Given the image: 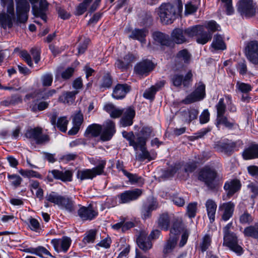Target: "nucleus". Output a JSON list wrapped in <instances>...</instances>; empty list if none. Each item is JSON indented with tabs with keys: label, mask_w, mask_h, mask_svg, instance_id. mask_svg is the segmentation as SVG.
<instances>
[{
	"label": "nucleus",
	"mask_w": 258,
	"mask_h": 258,
	"mask_svg": "<svg viewBox=\"0 0 258 258\" xmlns=\"http://www.w3.org/2000/svg\"><path fill=\"white\" fill-rule=\"evenodd\" d=\"M232 223L227 224L223 228V245L228 247L230 250L240 256L243 253L244 250L239 244L238 237L235 233L230 231Z\"/></svg>",
	"instance_id": "obj_1"
},
{
	"label": "nucleus",
	"mask_w": 258,
	"mask_h": 258,
	"mask_svg": "<svg viewBox=\"0 0 258 258\" xmlns=\"http://www.w3.org/2000/svg\"><path fill=\"white\" fill-rule=\"evenodd\" d=\"M177 7L178 12L182 9L181 0H178V4L175 7L170 3H163L158 8V14L161 22L164 24H169L173 23L176 15V8Z\"/></svg>",
	"instance_id": "obj_2"
},
{
	"label": "nucleus",
	"mask_w": 258,
	"mask_h": 258,
	"mask_svg": "<svg viewBox=\"0 0 258 258\" xmlns=\"http://www.w3.org/2000/svg\"><path fill=\"white\" fill-rule=\"evenodd\" d=\"M45 200L51 203L56 205L61 209H64L70 213L75 211V202L72 198L68 196H62L55 191L47 193Z\"/></svg>",
	"instance_id": "obj_3"
},
{
	"label": "nucleus",
	"mask_w": 258,
	"mask_h": 258,
	"mask_svg": "<svg viewBox=\"0 0 258 258\" xmlns=\"http://www.w3.org/2000/svg\"><path fill=\"white\" fill-rule=\"evenodd\" d=\"M94 159L90 161L91 163L95 164H97V166L92 169H84L78 170L77 173V178L82 181L84 180L93 179L97 175H101L104 172V170L106 164L105 160H97L95 163L93 162Z\"/></svg>",
	"instance_id": "obj_4"
},
{
	"label": "nucleus",
	"mask_w": 258,
	"mask_h": 258,
	"mask_svg": "<svg viewBox=\"0 0 258 258\" xmlns=\"http://www.w3.org/2000/svg\"><path fill=\"white\" fill-rule=\"evenodd\" d=\"M217 176V173L214 168L205 166L200 171L198 179L204 182L209 189H214L218 185L216 180Z\"/></svg>",
	"instance_id": "obj_5"
},
{
	"label": "nucleus",
	"mask_w": 258,
	"mask_h": 258,
	"mask_svg": "<svg viewBox=\"0 0 258 258\" xmlns=\"http://www.w3.org/2000/svg\"><path fill=\"white\" fill-rule=\"evenodd\" d=\"M195 90L188 95L182 102L185 104H189L203 100L206 96V86L201 81L196 84Z\"/></svg>",
	"instance_id": "obj_6"
},
{
	"label": "nucleus",
	"mask_w": 258,
	"mask_h": 258,
	"mask_svg": "<svg viewBox=\"0 0 258 258\" xmlns=\"http://www.w3.org/2000/svg\"><path fill=\"white\" fill-rule=\"evenodd\" d=\"M73 173L70 170H59L53 169L49 170L45 179L47 182H52L54 179L60 180L62 182H71L73 180Z\"/></svg>",
	"instance_id": "obj_7"
},
{
	"label": "nucleus",
	"mask_w": 258,
	"mask_h": 258,
	"mask_svg": "<svg viewBox=\"0 0 258 258\" xmlns=\"http://www.w3.org/2000/svg\"><path fill=\"white\" fill-rule=\"evenodd\" d=\"M30 5L27 0H19L17 2L16 21L17 23H25L28 18Z\"/></svg>",
	"instance_id": "obj_8"
},
{
	"label": "nucleus",
	"mask_w": 258,
	"mask_h": 258,
	"mask_svg": "<svg viewBox=\"0 0 258 258\" xmlns=\"http://www.w3.org/2000/svg\"><path fill=\"white\" fill-rule=\"evenodd\" d=\"M160 231L159 230H153L148 238H146V235L144 233H141L137 239V242L139 247L144 251H147L152 246V244L150 239H155L159 237Z\"/></svg>",
	"instance_id": "obj_9"
},
{
	"label": "nucleus",
	"mask_w": 258,
	"mask_h": 258,
	"mask_svg": "<svg viewBox=\"0 0 258 258\" xmlns=\"http://www.w3.org/2000/svg\"><path fill=\"white\" fill-rule=\"evenodd\" d=\"M237 10L242 16L251 17L256 12L255 4L252 0H240L238 3Z\"/></svg>",
	"instance_id": "obj_10"
},
{
	"label": "nucleus",
	"mask_w": 258,
	"mask_h": 258,
	"mask_svg": "<svg viewBox=\"0 0 258 258\" xmlns=\"http://www.w3.org/2000/svg\"><path fill=\"white\" fill-rule=\"evenodd\" d=\"M192 76L191 71H189L184 77L182 75L175 74L171 76L170 80L175 87L182 85L184 87L188 88L192 82Z\"/></svg>",
	"instance_id": "obj_11"
},
{
	"label": "nucleus",
	"mask_w": 258,
	"mask_h": 258,
	"mask_svg": "<svg viewBox=\"0 0 258 258\" xmlns=\"http://www.w3.org/2000/svg\"><path fill=\"white\" fill-rule=\"evenodd\" d=\"M27 138L33 140L37 144H43L49 141V137L47 135L42 134V129L39 127L31 128L26 133Z\"/></svg>",
	"instance_id": "obj_12"
},
{
	"label": "nucleus",
	"mask_w": 258,
	"mask_h": 258,
	"mask_svg": "<svg viewBox=\"0 0 258 258\" xmlns=\"http://www.w3.org/2000/svg\"><path fill=\"white\" fill-rule=\"evenodd\" d=\"M245 54L247 59L254 64H258V42H248L245 48Z\"/></svg>",
	"instance_id": "obj_13"
},
{
	"label": "nucleus",
	"mask_w": 258,
	"mask_h": 258,
	"mask_svg": "<svg viewBox=\"0 0 258 258\" xmlns=\"http://www.w3.org/2000/svg\"><path fill=\"white\" fill-rule=\"evenodd\" d=\"M235 147V143L228 139L219 141L214 145V148L217 151L229 156L234 152Z\"/></svg>",
	"instance_id": "obj_14"
},
{
	"label": "nucleus",
	"mask_w": 258,
	"mask_h": 258,
	"mask_svg": "<svg viewBox=\"0 0 258 258\" xmlns=\"http://www.w3.org/2000/svg\"><path fill=\"white\" fill-rule=\"evenodd\" d=\"M136 60L134 54L128 52L123 57L117 58L114 63L115 67L121 71H124L132 67V63Z\"/></svg>",
	"instance_id": "obj_15"
},
{
	"label": "nucleus",
	"mask_w": 258,
	"mask_h": 258,
	"mask_svg": "<svg viewBox=\"0 0 258 258\" xmlns=\"http://www.w3.org/2000/svg\"><path fill=\"white\" fill-rule=\"evenodd\" d=\"M155 68L154 63L149 59H144L137 63L134 67L135 73L140 76H146L152 71Z\"/></svg>",
	"instance_id": "obj_16"
},
{
	"label": "nucleus",
	"mask_w": 258,
	"mask_h": 258,
	"mask_svg": "<svg viewBox=\"0 0 258 258\" xmlns=\"http://www.w3.org/2000/svg\"><path fill=\"white\" fill-rule=\"evenodd\" d=\"M78 210V215L83 221H91L94 219L98 215L97 210H95L92 206L85 207L79 205Z\"/></svg>",
	"instance_id": "obj_17"
},
{
	"label": "nucleus",
	"mask_w": 258,
	"mask_h": 258,
	"mask_svg": "<svg viewBox=\"0 0 258 258\" xmlns=\"http://www.w3.org/2000/svg\"><path fill=\"white\" fill-rule=\"evenodd\" d=\"M235 204L232 202L223 203L220 204L218 212L221 215V219L224 221H228L233 214Z\"/></svg>",
	"instance_id": "obj_18"
},
{
	"label": "nucleus",
	"mask_w": 258,
	"mask_h": 258,
	"mask_svg": "<svg viewBox=\"0 0 258 258\" xmlns=\"http://www.w3.org/2000/svg\"><path fill=\"white\" fill-rule=\"evenodd\" d=\"M241 186L240 181L237 179H234L225 182L224 189L227 192V196H223L224 201L231 197L235 192L240 190Z\"/></svg>",
	"instance_id": "obj_19"
},
{
	"label": "nucleus",
	"mask_w": 258,
	"mask_h": 258,
	"mask_svg": "<svg viewBox=\"0 0 258 258\" xmlns=\"http://www.w3.org/2000/svg\"><path fill=\"white\" fill-rule=\"evenodd\" d=\"M191 54L186 49L180 50L175 57V64L178 69H181L189 64L191 60Z\"/></svg>",
	"instance_id": "obj_20"
},
{
	"label": "nucleus",
	"mask_w": 258,
	"mask_h": 258,
	"mask_svg": "<svg viewBox=\"0 0 258 258\" xmlns=\"http://www.w3.org/2000/svg\"><path fill=\"white\" fill-rule=\"evenodd\" d=\"M142 190L139 188L126 190L118 196L119 203L125 204L136 200L142 195Z\"/></svg>",
	"instance_id": "obj_21"
},
{
	"label": "nucleus",
	"mask_w": 258,
	"mask_h": 258,
	"mask_svg": "<svg viewBox=\"0 0 258 258\" xmlns=\"http://www.w3.org/2000/svg\"><path fill=\"white\" fill-rule=\"evenodd\" d=\"M146 139H141L139 140V145L137 146V150L140 149L141 153L138 156L139 160L143 161L145 159H148L151 161L155 159L156 157V153L153 152H149L146 148Z\"/></svg>",
	"instance_id": "obj_22"
},
{
	"label": "nucleus",
	"mask_w": 258,
	"mask_h": 258,
	"mask_svg": "<svg viewBox=\"0 0 258 258\" xmlns=\"http://www.w3.org/2000/svg\"><path fill=\"white\" fill-rule=\"evenodd\" d=\"M72 240L70 238L63 236L60 239H54L51 240V243L56 251H62L67 252L69 248Z\"/></svg>",
	"instance_id": "obj_23"
},
{
	"label": "nucleus",
	"mask_w": 258,
	"mask_h": 258,
	"mask_svg": "<svg viewBox=\"0 0 258 258\" xmlns=\"http://www.w3.org/2000/svg\"><path fill=\"white\" fill-rule=\"evenodd\" d=\"M115 123L112 120H107L100 136L102 141L110 140L115 133Z\"/></svg>",
	"instance_id": "obj_24"
},
{
	"label": "nucleus",
	"mask_w": 258,
	"mask_h": 258,
	"mask_svg": "<svg viewBox=\"0 0 258 258\" xmlns=\"http://www.w3.org/2000/svg\"><path fill=\"white\" fill-rule=\"evenodd\" d=\"M131 89V86L126 84H118L113 89L112 97L116 99H122L125 97Z\"/></svg>",
	"instance_id": "obj_25"
},
{
	"label": "nucleus",
	"mask_w": 258,
	"mask_h": 258,
	"mask_svg": "<svg viewBox=\"0 0 258 258\" xmlns=\"http://www.w3.org/2000/svg\"><path fill=\"white\" fill-rule=\"evenodd\" d=\"M242 156L244 160H251L258 158V144L252 143L246 147Z\"/></svg>",
	"instance_id": "obj_26"
},
{
	"label": "nucleus",
	"mask_w": 258,
	"mask_h": 258,
	"mask_svg": "<svg viewBox=\"0 0 258 258\" xmlns=\"http://www.w3.org/2000/svg\"><path fill=\"white\" fill-rule=\"evenodd\" d=\"M135 115V111L132 107L125 108L120 122L123 127L131 126L133 124V119Z\"/></svg>",
	"instance_id": "obj_27"
},
{
	"label": "nucleus",
	"mask_w": 258,
	"mask_h": 258,
	"mask_svg": "<svg viewBox=\"0 0 258 258\" xmlns=\"http://www.w3.org/2000/svg\"><path fill=\"white\" fill-rule=\"evenodd\" d=\"M205 207L210 222L213 223L215 220V215L217 208V204L213 200L208 199L206 202Z\"/></svg>",
	"instance_id": "obj_28"
},
{
	"label": "nucleus",
	"mask_w": 258,
	"mask_h": 258,
	"mask_svg": "<svg viewBox=\"0 0 258 258\" xmlns=\"http://www.w3.org/2000/svg\"><path fill=\"white\" fill-rule=\"evenodd\" d=\"M26 252L35 254L40 257H44V256L52 257L51 253L45 247L42 246H38L36 247H30L24 250Z\"/></svg>",
	"instance_id": "obj_29"
},
{
	"label": "nucleus",
	"mask_w": 258,
	"mask_h": 258,
	"mask_svg": "<svg viewBox=\"0 0 258 258\" xmlns=\"http://www.w3.org/2000/svg\"><path fill=\"white\" fill-rule=\"evenodd\" d=\"M157 208V203L153 201L148 204H145L141 210L142 217L144 220L150 218L152 212Z\"/></svg>",
	"instance_id": "obj_30"
},
{
	"label": "nucleus",
	"mask_w": 258,
	"mask_h": 258,
	"mask_svg": "<svg viewBox=\"0 0 258 258\" xmlns=\"http://www.w3.org/2000/svg\"><path fill=\"white\" fill-rule=\"evenodd\" d=\"M171 39L176 44H182L186 41L184 30L179 28H175L172 31Z\"/></svg>",
	"instance_id": "obj_31"
},
{
	"label": "nucleus",
	"mask_w": 258,
	"mask_h": 258,
	"mask_svg": "<svg viewBox=\"0 0 258 258\" xmlns=\"http://www.w3.org/2000/svg\"><path fill=\"white\" fill-rule=\"evenodd\" d=\"M122 135L123 137L128 141L130 146L133 147L136 151L137 150V146L139 145V140L141 139H145L144 137L136 138L133 132L123 131L122 132Z\"/></svg>",
	"instance_id": "obj_32"
},
{
	"label": "nucleus",
	"mask_w": 258,
	"mask_h": 258,
	"mask_svg": "<svg viewBox=\"0 0 258 258\" xmlns=\"http://www.w3.org/2000/svg\"><path fill=\"white\" fill-rule=\"evenodd\" d=\"M154 41L161 45L169 46L170 44L169 37L168 35L161 32H155L153 34Z\"/></svg>",
	"instance_id": "obj_33"
},
{
	"label": "nucleus",
	"mask_w": 258,
	"mask_h": 258,
	"mask_svg": "<svg viewBox=\"0 0 258 258\" xmlns=\"http://www.w3.org/2000/svg\"><path fill=\"white\" fill-rule=\"evenodd\" d=\"M148 33L146 29H135L130 36V38L140 41L142 44L146 43V37Z\"/></svg>",
	"instance_id": "obj_34"
},
{
	"label": "nucleus",
	"mask_w": 258,
	"mask_h": 258,
	"mask_svg": "<svg viewBox=\"0 0 258 258\" xmlns=\"http://www.w3.org/2000/svg\"><path fill=\"white\" fill-rule=\"evenodd\" d=\"M216 125L219 126L220 125H223L226 128L231 130L235 126H238V124L234 120L230 121L225 115H223L216 118Z\"/></svg>",
	"instance_id": "obj_35"
},
{
	"label": "nucleus",
	"mask_w": 258,
	"mask_h": 258,
	"mask_svg": "<svg viewBox=\"0 0 258 258\" xmlns=\"http://www.w3.org/2000/svg\"><path fill=\"white\" fill-rule=\"evenodd\" d=\"M211 46L215 50H224L226 48V44L224 41L223 37L220 34L214 36Z\"/></svg>",
	"instance_id": "obj_36"
},
{
	"label": "nucleus",
	"mask_w": 258,
	"mask_h": 258,
	"mask_svg": "<svg viewBox=\"0 0 258 258\" xmlns=\"http://www.w3.org/2000/svg\"><path fill=\"white\" fill-rule=\"evenodd\" d=\"M177 240V236L170 235L169 239L164 246L163 250L164 254H166L172 251L176 245Z\"/></svg>",
	"instance_id": "obj_37"
},
{
	"label": "nucleus",
	"mask_w": 258,
	"mask_h": 258,
	"mask_svg": "<svg viewBox=\"0 0 258 258\" xmlns=\"http://www.w3.org/2000/svg\"><path fill=\"white\" fill-rule=\"evenodd\" d=\"M78 93L77 91L64 92L59 97V100L64 103L72 104L74 102Z\"/></svg>",
	"instance_id": "obj_38"
},
{
	"label": "nucleus",
	"mask_w": 258,
	"mask_h": 258,
	"mask_svg": "<svg viewBox=\"0 0 258 258\" xmlns=\"http://www.w3.org/2000/svg\"><path fill=\"white\" fill-rule=\"evenodd\" d=\"M122 172L128 178L129 181L131 183H137L141 185L144 184V180L141 176H139L136 174L130 173L125 170H122Z\"/></svg>",
	"instance_id": "obj_39"
},
{
	"label": "nucleus",
	"mask_w": 258,
	"mask_h": 258,
	"mask_svg": "<svg viewBox=\"0 0 258 258\" xmlns=\"http://www.w3.org/2000/svg\"><path fill=\"white\" fill-rule=\"evenodd\" d=\"M14 19L12 16L6 13L0 15V23L2 27L6 29L7 28H10L13 26L12 20Z\"/></svg>",
	"instance_id": "obj_40"
},
{
	"label": "nucleus",
	"mask_w": 258,
	"mask_h": 258,
	"mask_svg": "<svg viewBox=\"0 0 258 258\" xmlns=\"http://www.w3.org/2000/svg\"><path fill=\"white\" fill-rule=\"evenodd\" d=\"M212 39V34L204 30L203 27L197 37V42L201 44H205Z\"/></svg>",
	"instance_id": "obj_41"
},
{
	"label": "nucleus",
	"mask_w": 258,
	"mask_h": 258,
	"mask_svg": "<svg viewBox=\"0 0 258 258\" xmlns=\"http://www.w3.org/2000/svg\"><path fill=\"white\" fill-rule=\"evenodd\" d=\"M102 130V126L98 124H92L90 125L86 131L85 133L90 134L92 137H97L99 136Z\"/></svg>",
	"instance_id": "obj_42"
},
{
	"label": "nucleus",
	"mask_w": 258,
	"mask_h": 258,
	"mask_svg": "<svg viewBox=\"0 0 258 258\" xmlns=\"http://www.w3.org/2000/svg\"><path fill=\"white\" fill-rule=\"evenodd\" d=\"M158 226L161 229L167 230L170 224V219L167 214L161 215L158 220Z\"/></svg>",
	"instance_id": "obj_43"
},
{
	"label": "nucleus",
	"mask_w": 258,
	"mask_h": 258,
	"mask_svg": "<svg viewBox=\"0 0 258 258\" xmlns=\"http://www.w3.org/2000/svg\"><path fill=\"white\" fill-rule=\"evenodd\" d=\"M199 112L197 109L191 108L190 109H187L182 112V114L184 116L186 120L188 122L194 120L197 118Z\"/></svg>",
	"instance_id": "obj_44"
},
{
	"label": "nucleus",
	"mask_w": 258,
	"mask_h": 258,
	"mask_svg": "<svg viewBox=\"0 0 258 258\" xmlns=\"http://www.w3.org/2000/svg\"><path fill=\"white\" fill-rule=\"evenodd\" d=\"M225 97L219 99L215 107L217 110V117L224 115L226 111V105L225 102Z\"/></svg>",
	"instance_id": "obj_45"
},
{
	"label": "nucleus",
	"mask_w": 258,
	"mask_h": 258,
	"mask_svg": "<svg viewBox=\"0 0 258 258\" xmlns=\"http://www.w3.org/2000/svg\"><path fill=\"white\" fill-rule=\"evenodd\" d=\"M237 71L240 75L245 76L246 74H250L248 71L246 61L245 59H242L238 61L236 64Z\"/></svg>",
	"instance_id": "obj_46"
},
{
	"label": "nucleus",
	"mask_w": 258,
	"mask_h": 258,
	"mask_svg": "<svg viewBox=\"0 0 258 258\" xmlns=\"http://www.w3.org/2000/svg\"><path fill=\"white\" fill-rule=\"evenodd\" d=\"M19 173L24 177L28 178H37L39 179L42 178V175L38 172L33 170H24L20 169L19 171Z\"/></svg>",
	"instance_id": "obj_47"
},
{
	"label": "nucleus",
	"mask_w": 258,
	"mask_h": 258,
	"mask_svg": "<svg viewBox=\"0 0 258 258\" xmlns=\"http://www.w3.org/2000/svg\"><path fill=\"white\" fill-rule=\"evenodd\" d=\"M112 84V79L111 76L109 74H105L102 80L100 88L104 91L105 89L110 88Z\"/></svg>",
	"instance_id": "obj_48"
},
{
	"label": "nucleus",
	"mask_w": 258,
	"mask_h": 258,
	"mask_svg": "<svg viewBox=\"0 0 258 258\" xmlns=\"http://www.w3.org/2000/svg\"><path fill=\"white\" fill-rule=\"evenodd\" d=\"M203 26H195L192 27H189L184 30L185 36L188 37L198 36L199 33H200Z\"/></svg>",
	"instance_id": "obj_49"
},
{
	"label": "nucleus",
	"mask_w": 258,
	"mask_h": 258,
	"mask_svg": "<svg viewBox=\"0 0 258 258\" xmlns=\"http://www.w3.org/2000/svg\"><path fill=\"white\" fill-rule=\"evenodd\" d=\"M182 228V223L180 221H175L170 229V235L177 236L178 235Z\"/></svg>",
	"instance_id": "obj_50"
},
{
	"label": "nucleus",
	"mask_w": 258,
	"mask_h": 258,
	"mask_svg": "<svg viewBox=\"0 0 258 258\" xmlns=\"http://www.w3.org/2000/svg\"><path fill=\"white\" fill-rule=\"evenodd\" d=\"M211 237L209 234H206L202 238L200 243V248L202 252L206 251L211 245Z\"/></svg>",
	"instance_id": "obj_51"
},
{
	"label": "nucleus",
	"mask_w": 258,
	"mask_h": 258,
	"mask_svg": "<svg viewBox=\"0 0 258 258\" xmlns=\"http://www.w3.org/2000/svg\"><path fill=\"white\" fill-rule=\"evenodd\" d=\"M8 178L10 180L11 184L15 188L20 186L23 180L22 178L19 175L15 174H9Z\"/></svg>",
	"instance_id": "obj_52"
},
{
	"label": "nucleus",
	"mask_w": 258,
	"mask_h": 258,
	"mask_svg": "<svg viewBox=\"0 0 258 258\" xmlns=\"http://www.w3.org/2000/svg\"><path fill=\"white\" fill-rule=\"evenodd\" d=\"M197 203H189L186 207V214L190 218H194L197 212Z\"/></svg>",
	"instance_id": "obj_53"
},
{
	"label": "nucleus",
	"mask_w": 258,
	"mask_h": 258,
	"mask_svg": "<svg viewBox=\"0 0 258 258\" xmlns=\"http://www.w3.org/2000/svg\"><path fill=\"white\" fill-rule=\"evenodd\" d=\"M96 234V232L95 230H90L85 234L83 242L85 244L94 242Z\"/></svg>",
	"instance_id": "obj_54"
},
{
	"label": "nucleus",
	"mask_w": 258,
	"mask_h": 258,
	"mask_svg": "<svg viewBox=\"0 0 258 258\" xmlns=\"http://www.w3.org/2000/svg\"><path fill=\"white\" fill-rule=\"evenodd\" d=\"M236 88L243 93H247L252 90L250 85L238 81L236 84Z\"/></svg>",
	"instance_id": "obj_55"
},
{
	"label": "nucleus",
	"mask_w": 258,
	"mask_h": 258,
	"mask_svg": "<svg viewBox=\"0 0 258 258\" xmlns=\"http://www.w3.org/2000/svg\"><path fill=\"white\" fill-rule=\"evenodd\" d=\"M206 28L208 29L209 32H214L221 30L220 26L213 20L208 21L205 24Z\"/></svg>",
	"instance_id": "obj_56"
},
{
	"label": "nucleus",
	"mask_w": 258,
	"mask_h": 258,
	"mask_svg": "<svg viewBox=\"0 0 258 258\" xmlns=\"http://www.w3.org/2000/svg\"><path fill=\"white\" fill-rule=\"evenodd\" d=\"M68 122L69 121L66 117H61L58 119L56 126L60 131L62 132H66L67 130Z\"/></svg>",
	"instance_id": "obj_57"
},
{
	"label": "nucleus",
	"mask_w": 258,
	"mask_h": 258,
	"mask_svg": "<svg viewBox=\"0 0 258 258\" xmlns=\"http://www.w3.org/2000/svg\"><path fill=\"white\" fill-rule=\"evenodd\" d=\"M41 80L43 86H50L53 81V76L51 73H46L41 77Z\"/></svg>",
	"instance_id": "obj_58"
},
{
	"label": "nucleus",
	"mask_w": 258,
	"mask_h": 258,
	"mask_svg": "<svg viewBox=\"0 0 258 258\" xmlns=\"http://www.w3.org/2000/svg\"><path fill=\"white\" fill-rule=\"evenodd\" d=\"M172 200L173 203L178 207H183L185 203V199L178 194L173 195Z\"/></svg>",
	"instance_id": "obj_59"
},
{
	"label": "nucleus",
	"mask_w": 258,
	"mask_h": 258,
	"mask_svg": "<svg viewBox=\"0 0 258 258\" xmlns=\"http://www.w3.org/2000/svg\"><path fill=\"white\" fill-rule=\"evenodd\" d=\"M29 219V226L30 228L36 232H39L41 230L40 225L38 221L33 218H30Z\"/></svg>",
	"instance_id": "obj_60"
},
{
	"label": "nucleus",
	"mask_w": 258,
	"mask_h": 258,
	"mask_svg": "<svg viewBox=\"0 0 258 258\" xmlns=\"http://www.w3.org/2000/svg\"><path fill=\"white\" fill-rule=\"evenodd\" d=\"M247 187L251 193V198L254 199L258 196V183L250 182Z\"/></svg>",
	"instance_id": "obj_61"
},
{
	"label": "nucleus",
	"mask_w": 258,
	"mask_h": 258,
	"mask_svg": "<svg viewBox=\"0 0 258 258\" xmlns=\"http://www.w3.org/2000/svg\"><path fill=\"white\" fill-rule=\"evenodd\" d=\"M253 221V218L251 215L247 212H244L239 217L240 223L242 224H249Z\"/></svg>",
	"instance_id": "obj_62"
},
{
	"label": "nucleus",
	"mask_w": 258,
	"mask_h": 258,
	"mask_svg": "<svg viewBox=\"0 0 258 258\" xmlns=\"http://www.w3.org/2000/svg\"><path fill=\"white\" fill-rule=\"evenodd\" d=\"M48 106V103L46 102H40L38 104H33L30 107L33 112H36L37 111H42L47 108Z\"/></svg>",
	"instance_id": "obj_63"
},
{
	"label": "nucleus",
	"mask_w": 258,
	"mask_h": 258,
	"mask_svg": "<svg viewBox=\"0 0 258 258\" xmlns=\"http://www.w3.org/2000/svg\"><path fill=\"white\" fill-rule=\"evenodd\" d=\"M221 2L224 4V7L226 8V12L227 15H231L234 13V9L232 7V0H221Z\"/></svg>",
	"instance_id": "obj_64"
}]
</instances>
